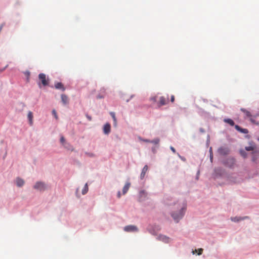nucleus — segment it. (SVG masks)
Listing matches in <instances>:
<instances>
[{
	"label": "nucleus",
	"mask_w": 259,
	"mask_h": 259,
	"mask_svg": "<svg viewBox=\"0 0 259 259\" xmlns=\"http://www.w3.org/2000/svg\"><path fill=\"white\" fill-rule=\"evenodd\" d=\"M186 205L184 204L182 206L180 207V210H178V212H172L171 217L177 223H178L180 220L183 218L184 215Z\"/></svg>",
	"instance_id": "f257e3e1"
},
{
	"label": "nucleus",
	"mask_w": 259,
	"mask_h": 259,
	"mask_svg": "<svg viewBox=\"0 0 259 259\" xmlns=\"http://www.w3.org/2000/svg\"><path fill=\"white\" fill-rule=\"evenodd\" d=\"M47 187L45 183L42 182H37L33 186L34 189L40 191H42L46 190Z\"/></svg>",
	"instance_id": "f03ea898"
},
{
	"label": "nucleus",
	"mask_w": 259,
	"mask_h": 259,
	"mask_svg": "<svg viewBox=\"0 0 259 259\" xmlns=\"http://www.w3.org/2000/svg\"><path fill=\"white\" fill-rule=\"evenodd\" d=\"M168 102L169 99L168 95L166 97L161 96L159 98V102L157 103V105L158 107H161L162 106L166 105Z\"/></svg>",
	"instance_id": "7ed1b4c3"
},
{
	"label": "nucleus",
	"mask_w": 259,
	"mask_h": 259,
	"mask_svg": "<svg viewBox=\"0 0 259 259\" xmlns=\"http://www.w3.org/2000/svg\"><path fill=\"white\" fill-rule=\"evenodd\" d=\"M39 79L44 86L48 85L49 84V79L47 78L46 74L44 73H40L38 75Z\"/></svg>",
	"instance_id": "20e7f679"
},
{
	"label": "nucleus",
	"mask_w": 259,
	"mask_h": 259,
	"mask_svg": "<svg viewBox=\"0 0 259 259\" xmlns=\"http://www.w3.org/2000/svg\"><path fill=\"white\" fill-rule=\"evenodd\" d=\"M157 239L161 241L164 243H168L170 242L171 239L169 238L168 237L163 235H159L158 236Z\"/></svg>",
	"instance_id": "39448f33"
},
{
	"label": "nucleus",
	"mask_w": 259,
	"mask_h": 259,
	"mask_svg": "<svg viewBox=\"0 0 259 259\" xmlns=\"http://www.w3.org/2000/svg\"><path fill=\"white\" fill-rule=\"evenodd\" d=\"M124 230L126 232H137L138 231V228L134 225L126 226L124 228Z\"/></svg>",
	"instance_id": "423d86ee"
},
{
	"label": "nucleus",
	"mask_w": 259,
	"mask_h": 259,
	"mask_svg": "<svg viewBox=\"0 0 259 259\" xmlns=\"http://www.w3.org/2000/svg\"><path fill=\"white\" fill-rule=\"evenodd\" d=\"M235 163V160L233 158H229L227 159L225 164L229 167H232Z\"/></svg>",
	"instance_id": "0eeeda50"
},
{
	"label": "nucleus",
	"mask_w": 259,
	"mask_h": 259,
	"mask_svg": "<svg viewBox=\"0 0 259 259\" xmlns=\"http://www.w3.org/2000/svg\"><path fill=\"white\" fill-rule=\"evenodd\" d=\"M110 130H111L110 124L109 123H106L104 125V128H103L104 133L105 134L108 135L110 132Z\"/></svg>",
	"instance_id": "6e6552de"
},
{
	"label": "nucleus",
	"mask_w": 259,
	"mask_h": 259,
	"mask_svg": "<svg viewBox=\"0 0 259 259\" xmlns=\"http://www.w3.org/2000/svg\"><path fill=\"white\" fill-rule=\"evenodd\" d=\"M247 218H248V217H232L231 218V220L233 222H238L241 220H244Z\"/></svg>",
	"instance_id": "1a4fd4ad"
},
{
	"label": "nucleus",
	"mask_w": 259,
	"mask_h": 259,
	"mask_svg": "<svg viewBox=\"0 0 259 259\" xmlns=\"http://www.w3.org/2000/svg\"><path fill=\"white\" fill-rule=\"evenodd\" d=\"M148 166L147 165H145L144 166V167H143V169L142 170L141 175H140V178H141V179H144V178L145 177L146 173L148 171Z\"/></svg>",
	"instance_id": "9d476101"
},
{
	"label": "nucleus",
	"mask_w": 259,
	"mask_h": 259,
	"mask_svg": "<svg viewBox=\"0 0 259 259\" xmlns=\"http://www.w3.org/2000/svg\"><path fill=\"white\" fill-rule=\"evenodd\" d=\"M235 128H236V130H237L238 131L242 133H244V134H247L248 133V131L247 129L246 128H242L241 127H240L239 125H236L235 126Z\"/></svg>",
	"instance_id": "9b49d317"
},
{
	"label": "nucleus",
	"mask_w": 259,
	"mask_h": 259,
	"mask_svg": "<svg viewBox=\"0 0 259 259\" xmlns=\"http://www.w3.org/2000/svg\"><path fill=\"white\" fill-rule=\"evenodd\" d=\"M61 101L64 104H67L69 103V99L67 96L64 94L61 95Z\"/></svg>",
	"instance_id": "f8f14e48"
},
{
	"label": "nucleus",
	"mask_w": 259,
	"mask_h": 259,
	"mask_svg": "<svg viewBox=\"0 0 259 259\" xmlns=\"http://www.w3.org/2000/svg\"><path fill=\"white\" fill-rule=\"evenodd\" d=\"M16 183L18 187H21L24 184V180L20 178H17L16 179Z\"/></svg>",
	"instance_id": "ddd939ff"
},
{
	"label": "nucleus",
	"mask_w": 259,
	"mask_h": 259,
	"mask_svg": "<svg viewBox=\"0 0 259 259\" xmlns=\"http://www.w3.org/2000/svg\"><path fill=\"white\" fill-rule=\"evenodd\" d=\"M55 87L56 89L61 90L63 91H65V88L61 82H57L55 83Z\"/></svg>",
	"instance_id": "4468645a"
},
{
	"label": "nucleus",
	"mask_w": 259,
	"mask_h": 259,
	"mask_svg": "<svg viewBox=\"0 0 259 259\" xmlns=\"http://www.w3.org/2000/svg\"><path fill=\"white\" fill-rule=\"evenodd\" d=\"M28 118L29 119V124L30 125L33 124V114L31 111H29L28 113Z\"/></svg>",
	"instance_id": "2eb2a0df"
},
{
	"label": "nucleus",
	"mask_w": 259,
	"mask_h": 259,
	"mask_svg": "<svg viewBox=\"0 0 259 259\" xmlns=\"http://www.w3.org/2000/svg\"><path fill=\"white\" fill-rule=\"evenodd\" d=\"M130 185H131L130 183H126L125 184L123 188V190H122L123 194H125V193H126V192L128 191V190L130 188Z\"/></svg>",
	"instance_id": "dca6fc26"
},
{
	"label": "nucleus",
	"mask_w": 259,
	"mask_h": 259,
	"mask_svg": "<svg viewBox=\"0 0 259 259\" xmlns=\"http://www.w3.org/2000/svg\"><path fill=\"white\" fill-rule=\"evenodd\" d=\"M147 196V193L144 191H141L140 193V201H143Z\"/></svg>",
	"instance_id": "f3484780"
},
{
	"label": "nucleus",
	"mask_w": 259,
	"mask_h": 259,
	"mask_svg": "<svg viewBox=\"0 0 259 259\" xmlns=\"http://www.w3.org/2000/svg\"><path fill=\"white\" fill-rule=\"evenodd\" d=\"M89 188L87 183H86L84 186L83 189L82 190V194L83 195L85 194L88 191Z\"/></svg>",
	"instance_id": "a211bd4d"
},
{
	"label": "nucleus",
	"mask_w": 259,
	"mask_h": 259,
	"mask_svg": "<svg viewBox=\"0 0 259 259\" xmlns=\"http://www.w3.org/2000/svg\"><path fill=\"white\" fill-rule=\"evenodd\" d=\"M224 121L226 123H229L231 126H233L234 125V122L231 119H225Z\"/></svg>",
	"instance_id": "6ab92c4d"
},
{
	"label": "nucleus",
	"mask_w": 259,
	"mask_h": 259,
	"mask_svg": "<svg viewBox=\"0 0 259 259\" xmlns=\"http://www.w3.org/2000/svg\"><path fill=\"white\" fill-rule=\"evenodd\" d=\"M203 252V249L202 248H199L198 250L195 249L194 251H192V253L194 254L195 252H197L198 255H201L202 253Z\"/></svg>",
	"instance_id": "aec40b11"
},
{
	"label": "nucleus",
	"mask_w": 259,
	"mask_h": 259,
	"mask_svg": "<svg viewBox=\"0 0 259 259\" xmlns=\"http://www.w3.org/2000/svg\"><path fill=\"white\" fill-rule=\"evenodd\" d=\"M63 146L65 147V148L69 150H71L72 151L73 150V147L70 145L69 143H65V144L63 145Z\"/></svg>",
	"instance_id": "412c9836"
},
{
	"label": "nucleus",
	"mask_w": 259,
	"mask_h": 259,
	"mask_svg": "<svg viewBox=\"0 0 259 259\" xmlns=\"http://www.w3.org/2000/svg\"><path fill=\"white\" fill-rule=\"evenodd\" d=\"M159 141H160L159 139L156 138V139H154L152 141H151L150 143H153V144L156 145L159 143Z\"/></svg>",
	"instance_id": "4be33fe9"
},
{
	"label": "nucleus",
	"mask_w": 259,
	"mask_h": 259,
	"mask_svg": "<svg viewBox=\"0 0 259 259\" xmlns=\"http://www.w3.org/2000/svg\"><path fill=\"white\" fill-rule=\"evenodd\" d=\"M254 147L252 146H248L245 147V150L247 151H251L253 150Z\"/></svg>",
	"instance_id": "5701e85b"
},
{
	"label": "nucleus",
	"mask_w": 259,
	"mask_h": 259,
	"mask_svg": "<svg viewBox=\"0 0 259 259\" xmlns=\"http://www.w3.org/2000/svg\"><path fill=\"white\" fill-rule=\"evenodd\" d=\"M60 142L61 143V144L63 145L64 144H65V143H66L65 142V140L64 139V138L63 137H61V138H60Z\"/></svg>",
	"instance_id": "b1692460"
},
{
	"label": "nucleus",
	"mask_w": 259,
	"mask_h": 259,
	"mask_svg": "<svg viewBox=\"0 0 259 259\" xmlns=\"http://www.w3.org/2000/svg\"><path fill=\"white\" fill-rule=\"evenodd\" d=\"M52 113L54 115L55 118L56 119H58V116L57 115V113L56 112V111L55 110H53V111H52Z\"/></svg>",
	"instance_id": "393cba45"
},
{
	"label": "nucleus",
	"mask_w": 259,
	"mask_h": 259,
	"mask_svg": "<svg viewBox=\"0 0 259 259\" xmlns=\"http://www.w3.org/2000/svg\"><path fill=\"white\" fill-rule=\"evenodd\" d=\"M240 154L241 155L243 156L244 157H246V152L243 151V150H241L240 151Z\"/></svg>",
	"instance_id": "a878e982"
},
{
	"label": "nucleus",
	"mask_w": 259,
	"mask_h": 259,
	"mask_svg": "<svg viewBox=\"0 0 259 259\" xmlns=\"http://www.w3.org/2000/svg\"><path fill=\"white\" fill-rule=\"evenodd\" d=\"M156 100H157L156 97H153L150 98V100L154 103L156 102Z\"/></svg>",
	"instance_id": "bb28decb"
},
{
	"label": "nucleus",
	"mask_w": 259,
	"mask_h": 259,
	"mask_svg": "<svg viewBox=\"0 0 259 259\" xmlns=\"http://www.w3.org/2000/svg\"><path fill=\"white\" fill-rule=\"evenodd\" d=\"M110 114L111 115V116H112L113 119H115L116 118L115 117V113L114 112H111L110 113Z\"/></svg>",
	"instance_id": "cd10ccee"
},
{
	"label": "nucleus",
	"mask_w": 259,
	"mask_h": 259,
	"mask_svg": "<svg viewBox=\"0 0 259 259\" xmlns=\"http://www.w3.org/2000/svg\"><path fill=\"white\" fill-rule=\"evenodd\" d=\"M244 111L245 114L247 116H248V117L251 116V114L249 111H245V110H244Z\"/></svg>",
	"instance_id": "c85d7f7f"
},
{
	"label": "nucleus",
	"mask_w": 259,
	"mask_h": 259,
	"mask_svg": "<svg viewBox=\"0 0 259 259\" xmlns=\"http://www.w3.org/2000/svg\"><path fill=\"white\" fill-rule=\"evenodd\" d=\"M88 156L90 157H94L95 155L93 153H85Z\"/></svg>",
	"instance_id": "c756f323"
},
{
	"label": "nucleus",
	"mask_w": 259,
	"mask_h": 259,
	"mask_svg": "<svg viewBox=\"0 0 259 259\" xmlns=\"http://www.w3.org/2000/svg\"><path fill=\"white\" fill-rule=\"evenodd\" d=\"M170 101L171 102H174L175 101V96L174 95H172L170 98Z\"/></svg>",
	"instance_id": "7c9ffc66"
},
{
	"label": "nucleus",
	"mask_w": 259,
	"mask_h": 259,
	"mask_svg": "<svg viewBox=\"0 0 259 259\" xmlns=\"http://www.w3.org/2000/svg\"><path fill=\"white\" fill-rule=\"evenodd\" d=\"M87 118L89 120L91 121L92 120V117L89 116V115H86Z\"/></svg>",
	"instance_id": "2f4dec72"
},
{
	"label": "nucleus",
	"mask_w": 259,
	"mask_h": 259,
	"mask_svg": "<svg viewBox=\"0 0 259 259\" xmlns=\"http://www.w3.org/2000/svg\"><path fill=\"white\" fill-rule=\"evenodd\" d=\"M170 149L174 153H176V150L173 147L171 146Z\"/></svg>",
	"instance_id": "473e14b6"
},
{
	"label": "nucleus",
	"mask_w": 259,
	"mask_h": 259,
	"mask_svg": "<svg viewBox=\"0 0 259 259\" xmlns=\"http://www.w3.org/2000/svg\"><path fill=\"white\" fill-rule=\"evenodd\" d=\"M113 121H114V126H116V124H117V120H116V118H115V119H113Z\"/></svg>",
	"instance_id": "72a5a7b5"
},
{
	"label": "nucleus",
	"mask_w": 259,
	"mask_h": 259,
	"mask_svg": "<svg viewBox=\"0 0 259 259\" xmlns=\"http://www.w3.org/2000/svg\"><path fill=\"white\" fill-rule=\"evenodd\" d=\"M104 98V95H103V96H100V95L97 96V98L98 99H101V98Z\"/></svg>",
	"instance_id": "f704fd0d"
},
{
	"label": "nucleus",
	"mask_w": 259,
	"mask_h": 259,
	"mask_svg": "<svg viewBox=\"0 0 259 259\" xmlns=\"http://www.w3.org/2000/svg\"><path fill=\"white\" fill-rule=\"evenodd\" d=\"M144 142H147V143H150V140H143Z\"/></svg>",
	"instance_id": "c9c22d12"
},
{
	"label": "nucleus",
	"mask_w": 259,
	"mask_h": 259,
	"mask_svg": "<svg viewBox=\"0 0 259 259\" xmlns=\"http://www.w3.org/2000/svg\"><path fill=\"white\" fill-rule=\"evenodd\" d=\"M4 25V24H2L1 26H0V32L1 31L3 26Z\"/></svg>",
	"instance_id": "e433bc0d"
},
{
	"label": "nucleus",
	"mask_w": 259,
	"mask_h": 259,
	"mask_svg": "<svg viewBox=\"0 0 259 259\" xmlns=\"http://www.w3.org/2000/svg\"><path fill=\"white\" fill-rule=\"evenodd\" d=\"M117 196H118V198H120V196H121V193H120V192H119H119H118Z\"/></svg>",
	"instance_id": "4c0bfd02"
},
{
	"label": "nucleus",
	"mask_w": 259,
	"mask_h": 259,
	"mask_svg": "<svg viewBox=\"0 0 259 259\" xmlns=\"http://www.w3.org/2000/svg\"><path fill=\"white\" fill-rule=\"evenodd\" d=\"M8 65H7L4 68L2 69H0V72L3 71L7 67Z\"/></svg>",
	"instance_id": "58836bf2"
},
{
	"label": "nucleus",
	"mask_w": 259,
	"mask_h": 259,
	"mask_svg": "<svg viewBox=\"0 0 259 259\" xmlns=\"http://www.w3.org/2000/svg\"><path fill=\"white\" fill-rule=\"evenodd\" d=\"M184 204V205H185L186 206V205L185 204H184H184H182V205H181V206H180V204H178V206H179L178 207V208H179V210H180V207L182 206Z\"/></svg>",
	"instance_id": "ea45409f"
},
{
	"label": "nucleus",
	"mask_w": 259,
	"mask_h": 259,
	"mask_svg": "<svg viewBox=\"0 0 259 259\" xmlns=\"http://www.w3.org/2000/svg\"><path fill=\"white\" fill-rule=\"evenodd\" d=\"M165 202L167 205H170V204L168 202H167L166 200L165 201Z\"/></svg>",
	"instance_id": "a19ab883"
},
{
	"label": "nucleus",
	"mask_w": 259,
	"mask_h": 259,
	"mask_svg": "<svg viewBox=\"0 0 259 259\" xmlns=\"http://www.w3.org/2000/svg\"><path fill=\"white\" fill-rule=\"evenodd\" d=\"M212 159V156H210V160L211 161Z\"/></svg>",
	"instance_id": "79ce46f5"
},
{
	"label": "nucleus",
	"mask_w": 259,
	"mask_h": 259,
	"mask_svg": "<svg viewBox=\"0 0 259 259\" xmlns=\"http://www.w3.org/2000/svg\"><path fill=\"white\" fill-rule=\"evenodd\" d=\"M222 150H223V149H220L219 150L221 151Z\"/></svg>",
	"instance_id": "37998d69"
},
{
	"label": "nucleus",
	"mask_w": 259,
	"mask_h": 259,
	"mask_svg": "<svg viewBox=\"0 0 259 259\" xmlns=\"http://www.w3.org/2000/svg\"><path fill=\"white\" fill-rule=\"evenodd\" d=\"M258 140H259V139H258Z\"/></svg>",
	"instance_id": "c03bdc74"
}]
</instances>
